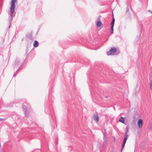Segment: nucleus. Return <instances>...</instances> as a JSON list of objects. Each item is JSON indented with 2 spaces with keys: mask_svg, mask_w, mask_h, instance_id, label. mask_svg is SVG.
Here are the masks:
<instances>
[{
  "mask_svg": "<svg viewBox=\"0 0 152 152\" xmlns=\"http://www.w3.org/2000/svg\"><path fill=\"white\" fill-rule=\"evenodd\" d=\"M4 120V118H0V121H3Z\"/></svg>",
  "mask_w": 152,
  "mask_h": 152,
  "instance_id": "obj_22",
  "label": "nucleus"
},
{
  "mask_svg": "<svg viewBox=\"0 0 152 152\" xmlns=\"http://www.w3.org/2000/svg\"><path fill=\"white\" fill-rule=\"evenodd\" d=\"M115 138H114V140H115Z\"/></svg>",
  "mask_w": 152,
  "mask_h": 152,
  "instance_id": "obj_24",
  "label": "nucleus"
},
{
  "mask_svg": "<svg viewBox=\"0 0 152 152\" xmlns=\"http://www.w3.org/2000/svg\"><path fill=\"white\" fill-rule=\"evenodd\" d=\"M119 121L120 122H121L123 124L125 122V120H124V118H123L122 117H121L119 120Z\"/></svg>",
  "mask_w": 152,
  "mask_h": 152,
  "instance_id": "obj_8",
  "label": "nucleus"
},
{
  "mask_svg": "<svg viewBox=\"0 0 152 152\" xmlns=\"http://www.w3.org/2000/svg\"><path fill=\"white\" fill-rule=\"evenodd\" d=\"M111 33L110 34H111L113 33V27H111L110 28Z\"/></svg>",
  "mask_w": 152,
  "mask_h": 152,
  "instance_id": "obj_16",
  "label": "nucleus"
},
{
  "mask_svg": "<svg viewBox=\"0 0 152 152\" xmlns=\"http://www.w3.org/2000/svg\"><path fill=\"white\" fill-rule=\"evenodd\" d=\"M38 42L37 40H35L33 43L34 47L35 48H37L39 46Z\"/></svg>",
  "mask_w": 152,
  "mask_h": 152,
  "instance_id": "obj_7",
  "label": "nucleus"
},
{
  "mask_svg": "<svg viewBox=\"0 0 152 152\" xmlns=\"http://www.w3.org/2000/svg\"><path fill=\"white\" fill-rule=\"evenodd\" d=\"M15 0H12L11 1V5L10 7V13L9 14L10 16L9 17V21L10 25V23L12 22L13 18V14L14 12L15 5Z\"/></svg>",
  "mask_w": 152,
  "mask_h": 152,
  "instance_id": "obj_1",
  "label": "nucleus"
},
{
  "mask_svg": "<svg viewBox=\"0 0 152 152\" xmlns=\"http://www.w3.org/2000/svg\"><path fill=\"white\" fill-rule=\"evenodd\" d=\"M148 12H150V10H148ZM151 12L152 14V11H151Z\"/></svg>",
  "mask_w": 152,
  "mask_h": 152,
  "instance_id": "obj_23",
  "label": "nucleus"
},
{
  "mask_svg": "<svg viewBox=\"0 0 152 152\" xmlns=\"http://www.w3.org/2000/svg\"><path fill=\"white\" fill-rule=\"evenodd\" d=\"M21 67H19V69H18L16 71V72L13 75V77H15V75H16V74H17V72L18 71V70H19L20 69V68Z\"/></svg>",
  "mask_w": 152,
  "mask_h": 152,
  "instance_id": "obj_18",
  "label": "nucleus"
},
{
  "mask_svg": "<svg viewBox=\"0 0 152 152\" xmlns=\"http://www.w3.org/2000/svg\"><path fill=\"white\" fill-rule=\"evenodd\" d=\"M127 140V139H126V138H124L123 141V142L126 143Z\"/></svg>",
  "mask_w": 152,
  "mask_h": 152,
  "instance_id": "obj_19",
  "label": "nucleus"
},
{
  "mask_svg": "<svg viewBox=\"0 0 152 152\" xmlns=\"http://www.w3.org/2000/svg\"><path fill=\"white\" fill-rule=\"evenodd\" d=\"M102 24V23L101 21H98L96 23V25L97 27H100Z\"/></svg>",
  "mask_w": 152,
  "mask_h": 152,
  "instance_id": "obj_11",
  "label": "nucleus"
},
{
  "mask_svg": "<svg viewBox=\"0 0 152 152\" xmlns=\"http://www.w3.org/2000/svg\"><path fill=\"white\" fill-rule=\"evenodd\" d=\"M20 63V62L19 60L18 59H16L15 64L14 68L18 66Z\"/></svg>",
  "mask_w": 152,
  "mask_h": 152,
  "instance_id": "obj_6",
  "label": "nucleus"
},
{
  "mask_svg": "<svg viewBox=\"0 0 152 152\" xmlns=\"http://www.w3.org/2000/svg\"><path fill=\"white\" fill-rule=\"evenodd\" d=\"M149 85L150 89H152V80H150L149 82Z\"/></svg>",
  "mask_w": 152,
  "mask_h": 152,
  "instance_id": "obj_13",
  "label": "nucleus"
},
{
  "mask_svg": "<svg viewBox=\"0 0 152 152\" xmlns=\"http://www.w3.org/2000/svg\"><path fill=\"white\" fill-rule=\"evenodd\" d=\"M104 132L105 133L103 134V139L104 140L106 141V130L105 129H104Z\"/></svg>",
  "mask_w": 152,
  "mask_h": 152,
  "instance_id": "obj_10",
  "label": "nucleus"
},
{
  "mask_svg": "<svg viewBox=\"0 0 152 152\" xmlns=\"http://www.w3.org/2000/svg\"><path fill=\"white\" fill-rule=\"evenodd\" d=\"M120 53L119 49L115 47L111 48L109 51L107 53V55H117Z\"/></svg>",
  "mask_w": 152,
  "mask_h": 152,
  "instance_id": "obj_2",
  "label": "nucleus"
},
{
  "mask_svg": "<svg viewBox=\"0 0 152 152\" xmlns=\"http://www.w3.org/2000/svg\"><path fill=\"white\" fill-rule=\"evenodd\" d=\"M143 124V121L141 119H139L137 122L138 127L140 128H141L142 127Z\"/></svg>",
  "mask_w": 152,
  "mask_h": 152,
  "instance_id": "obj_4",
  "label": "nucleus"
},
{
  "mask_svg": "<svg viewBox=\"0 0 152 152\" xmlns=\"http://www.w3.org/2000/svg\"><path fill=\"white\" fill-rule=\"evenodd\" d=\"M26 37L27 38H28L31 40H32L33 39V38L32 37V35L31 34H27L26 35Z\"/></svg>",
  "mask_w": 152,
  "mask_h": 152,
  "instance_id": "obj_9",
  "label": "nucleus"
},
{
  "mask_svg": "<svg viewBox=\"0 0 152 152\" xmlns=\"http://www.w3.org/2000/svg\"><path fill=\"white\" fill-rule=\"evenodd\" d=\"M129 137V135L128 134V133H125L124 135V138H126V139H127Z\"/></svg>",
  "mask_w": 152,
  "mask_h": 152,
  "instance_id": "obj_14",
  "label": "nucleus"
},
{
  "mask_svg": "<svg viewBox=\"0 0 152 152\" xmlns=\"http://www.w3.org/2000/svg\"><path fill=\"white\" fill-rule=\"evenodd\" d=\"M115 19L114 18V17H113L112 21H113V22H115Z\"/></svg>",
  "mask_w": 152,
  "mask_h": 152,
  "instance_id": "obj_21",
  "label": "nucleus"
},
{
  "mask_svg": "<svg viewBox=\"0 0 152 152\" xmlns=\"http://www.w3.org/2000/svg\"><path fill=\"white\" fill-rule=\"evenodd\" d=\"M125 143H124L123 142V143L122 145L121 148V150L120 152H122V151L123 150V148H124L125 145Z\"/></svg>",
  "mask_w": 152,
  "mask_h": 152,
  "instance_id": "obj_12",
  "label": "nucleus"
},
{
  "mask_svg": "<svg viewBox=\"0 0 152 152\" xmlns=\"http://www.w3.org/2000/svg\"><path fill=\"white\" fill-rule=\"evenodd\" d=\"M23 110L24 111L25 115L26 116H27L28 115V112L27 111L26 107L25 105H23Z\"/></svg>",
  "mask_w": 152,
  "mask_h": 152,
  "instance_id": "obj_5",
  "label": "nucleus"
},
{
  "mask_svg": "<svg viewBox=\"0 0 152 152\" xmlns=\"http://www.w3.org/2000/svg\"><path fill=\"white\" fill-rule=\"evenodd\" d=\"M106 144V141L104 140V142L103 143V145H105Z\"/></svg>",
  "mask_w": 152,
  "mask_h": 152,
  "instance_id": "obj_20",
  "label": "nucleus"
},
{
  "mask_svg": "<svg viewBox=\"0 0 152 152\" xmlns=\"http://www.w3.org/2000/svg\"><path fill=\"white\" fill-rule=\"evenodd\" d=\"M114 22L112 21L110 24L111 27H113L114 25Z\"/></svg>",
  "mask_w": 152,
  "mask_h": 152,
  "instance_id": "obj_17",
  "label": "nucleus"
},
{
  "mask_svg": "<svg viewBox=\"0 0 152 152\" xmlns=\"http://www.w3.org/2000/svg\"><path fill=\"white\" fill-rule=\"evenodd\" d=\"M94 119L96 123H97L99 121V118L97 114L95 113L93 115Z\"/></svg>",
  "mask_w": 152,
  "mask_h": 152,
  "instance_id": "obj_3",
  "label": "nucleus"
},
{
  "mask_svg": "<svg viewBox=\"0 0 152 152\" xmlns=\"http://www.w3.org/2000/svg\"><path fill=\"white\" fill-rule=\"evenodd\" d=\"M129 129V127L128 126H126V131L125 133H128V131Z\"/></svg>",
  "mask_w": 152,
  "mask_h": 152,
  "instance_id": "obj_15",
  "label": "nucleus"
}]
</instances>
